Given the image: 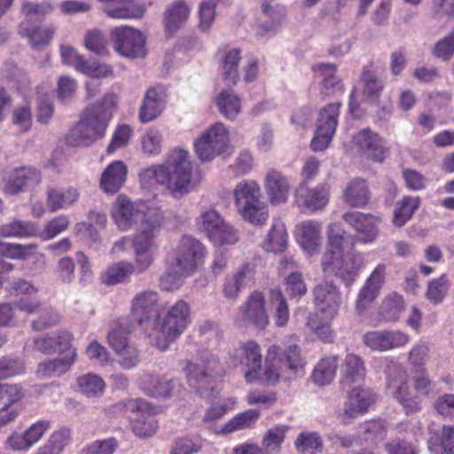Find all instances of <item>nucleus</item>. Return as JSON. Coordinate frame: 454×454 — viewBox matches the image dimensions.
<instances>
[{
    "mask_svg": "<svg viewBox=\"0 0 454 454\" xmlns=\"http://www.w3.org/2000/svg\"><path fill=\"white\" fill-rule=\"evenodd\" d=\"M340 103H330L323 107L316 123V130L311 140L313 151H323L326 149L335 134L338 126Z\"/></svg>",
    "mask_w": 454,
    "mask_h": 454,
    "instance_id": "nucleus-12",
    "label": "nucleus"
},
{
    "mask_svg": "<svg viewBox=\"0 0 454 454\" xmlns=\"http://www.w3.org/2000/svg\"><path fill=\"white\" fill-rule=\"evenodd\" d=\"M161 305L157 292L146 290L137 293L131 300L129 321L130 329L138 327L145 337L151 342Z\"/></svg>",
    "mask_w": 454,
    "mask_h": 454,
    "instance_id": "nucleus-6",
    "label": "nucleus"
},
{
    "mask_svg": "<svg viewBox=\"0 0 454 454\" xmlns=\"http://www.w3.org/2000/svg\"><path fill=\"white\" fill-rule=\"evenodd\" d=\"M41 182L40 172L33 167H22L10 173L4 182V190L9 194H17L32 188Z\"/></svg>",
    "mask_w": 454,
    "mask_h": 454,
    "instance_id": "nucleus-27",
    "label": "nucleus"
},
{
    "mask_svg": "<svg viewBox=\"0 0 454 454\" xmlns=\"http://www.w3.org/2000/svg\"><path fill=\"white\" fill-rule=\"evenodd\" d=\"M216 105L221 114L229 120H234L241 109L239 98L226 90H222L216 98Z\"/></svg>",
    "mask_w": 454,
    "mask_h": 454,
    "instance_id": "nucleus-51",
    "label": "nucleus"
},
{
    "mask_svg": "<svg viewBox=\"0 0 454 454\" xmlns=\"http://www.w3.org/2000/svg\"><path fill=\"white\" fill-rule=\"evenodd\" d=\"M299 453L317 454L323 450V442L316 432H301L294 442Z\"/></svg>",
    "mask_w": 454,
    "mask_h": 454,
    "instance_id": "nucleus-53",
    "label": "nucleus"
},
{
    "mask_svg": "<svg viewBox=\"0 0 454 454\" xmlns=\"http://www.w3.org/2000/svg\"><path fill=\"white\" fill-rule=\"evenodd\" d=\"M127 173V167L122 161L116 160L112 162L101 175L100 188L106 193H116L124 184Z\"/></svg>",
    "mask_w": 454,
    "mask_h": 454,
    "instance_id": "nucleus-34",
    "label": "nucleus"
},
{
    "mask_svg": "<svg viewBox=\"0 0 454 454\" xmlns=\"http://www.w3.org/2000/svg\"><path fill=\"white\" fill-rule=\"evenodd\" d=\"M352 145L361 157L374 162H383L387 154L383 138L371 129L356 132L352 137Z\"/></svg>",
    "mask_w": 454,
    "mask_h": 454,
    "instance_id": "nucleus-15",
    "label": "nucleus"
},
{
    "mask_svg": "<svg viewBox=\"0 0 454 454\" xmlns=\"http://www.w3.org/2000/svg\"><path fill=\"white\" fill-rule=\"evenodd\" d=\"M385 372L387 389L407 415L421 410L420 396L429 397L434 393L436 384L425 370L416 372L413 376L416 395L411 392L406 372L398 363L391 361Z\"/></svg>",
    "mask_w": 454,
    "mask_h": 454,
    "instance_id": "nucleus-2",
    "label": "nucleus"
},
{
    "mask_svg": "<svg viewBox=\"0 0 454 454\" xmlns=\"http://www.w3.org/2000/svg\"><path fill=\"white\" fill-rule=\"evenodd\" d=\"M331 321L332 320H326L325 315H320L319 313L315 312L308 317L306 326L322 341L329 342L333 338V333L330 328Z\"/></svg>",
    "mask_w": 454,
    "mask_h": 454,
    "instance_id": "nucleus-56",
    "label": "nucleus"
},
{
    "mask_svg": "<svg viewBox=\"0 0 454 454\" xmlns=\"http://www.w3.org/2000/svg\"><path fill=\"white\" fill-rule=\"evenodd\" d=\"M268 361H278L280 365L286 366L293 373H303L306 364L301 356V349L297 344H290L286 348L271 345L268 349Z\"/></svg>",
    "mask_w": 454,
    "mask_h": 454,
    "instance_id": "nucleus-24",
    "label": "nucleus"
},
{
    "mask_svg": "<svg viewBox=\"0 0 454 454\" xmlns=\"http://www.w3.org/2000/svg\"><path fill=\"white\" fill-rule=\"evenodd\" d=\"M359 433L369 446H376L379 442L386 437V422L380 419L366 421L360 425Z\"/></svg>",
    "mask_w": 454,
    "mask_h": 454,
    "instance_id": "nucleus-46",
    "label": "nucleus"
},
{
    "mask_svg": "<svg viewBox=\"0 0 454 454\" xmlns=\"http://www.w3.org/2000/svg\"><path fill=\"white\" fill-rule=\"evenodd\" d=\"M317 312L325 315L326 320H333L340 305V294L333 282L317 285L314 289Z\"/></svg>",
    "mask_w": 454,
    "mask_h": 454,
    "instance_id": "nucleus-22",
    "label": "nucleus"
},
{
    "mask_svg": "<svg viewBox=\"0 0 454 454\" xmlns=\"http://www.w3.org/2000/svg\"><path fill=\"white\" fill-rule=\"evenodd\" d=\"M239 213L248 223L262 225L269 217L267 205L261 200V189L254 180L238 183L233 191Z\"/></svg>",
    "mask_w": 454,
    "mask_h": 454,
    "instance_id": "nucleus-7",
    "label": "nucleus"
},
{
    "mask_svg": "<svg viewBox=\"0 0 454 454\" xmlns=\"http://www.w3.org/2000/svg\"><path fill=\"white\" fill-rule=\"evenodd\" d=\"M233 363L241 366L244 377L248 383L258 380L262 373V356L259 344L254 340L242 343L231 356Z\"/></svg>",
    "mask_w": 454,
    "mask_h": 454,
    "instance_id": "nucleus-16",
    "label": "nucleus"
},
{
    "mask_svg": "<svg viewBox=\"0 0 454 454\" xmlns=\"http://www.w3.org/2000/svg\"><path fill=\"white\" fill-rule=\"evenodd\" d=\"M262 10L263 14L270 20V22L267 21L262 22L260 24L261 33L267 34H275L277 31V27L280 24L283 17L282 7L271 6L269 3H262Z\"/></svg>",
    "mask_w": 454,
    "mask_h": 454,
    "instance_id": "nucleus-61",
    "label": "nucleus"
},
{
    "mask_svg": "<svg viewBox=\"0 0 454 454\" xmlns=\"http://www.w3.org/2000/svg\"><path fill=\"white\" fill-rule=\"evenodd\" d=\"M216 367L215 360L208 362L207 364L187 362L184 371L190 386L201 395L212 390L215 387L214 373Z\"/></svg>",
    "mask_w": 454,
    "mask_h": 454,
    "instance_id": "nucleus-20",
    "label": "nucleus"
},
{
    "mask_svg": "<svg viewBox=\"0 0 454 454\" xmlns=\"http://www.w3.org/2000/svg\"><path fill=\"white\" fill-rule=\"evenodd\" d=\"M124 407L126 413L130 412L129 418L135 434L146 437L156 432L158 422L155 418V409L145 401L131 399L126 402Z\"/></svg>",
    "mask_w": 454,
    "mask_h": 454,
    "instance_id": "nucleus-11",
    "label": "nucleus"
},
{
    "mask_svg": "<svg viewBox=\"0 0 454 454\" xmlns=\"http://www.w3.org/2000/svg\"><path fill=\"white\" fill-rule=\"evenodd\" d=\"M403 309V297L397 294H391L383 301L380 313L386 321L395 322L398 320Z\"/></svg>",
    "mask_w": 454,
    "mask_h": 454,
    "instance_id": "nucleus-59",
    "label": "nucleus"
},
{
    "mask_svg": "<svg viewBox=\"0 0 454 454\" xmlns=\"http://www.w3.org/2000/svg\"><path fill=\"white\" fill-rule=\"evenodd\" d=\"M343 221L350 226L356 233V236L348 235L345 231V243L349 239L351 247L356 243L372 244L379 235L380 218L359 211H348L343 214Z\"/></svg>",
    "mask_w": 454,
    "mask_h": 454,
    "instance_id": "nucleus-9",
    "label": "nucleus"
},
{
    "mask_svg": "<svg viewBox=\"0 0 454 454\" xmlns=\"http://www.w3.org/2000/svg\"><path fill=\"white\" fill-rule=\"evenodd\" d=\"M287 247V232L282 220L274 219L270 230L262 242L266 252L274 254L283 252Z\"/></svg>",
    "mask_w": 454,
    "mask_h": 454,
    "instance_id": "nucleus-39",
    "label": "nucleus"
},
{
    "mask_svg": "<svg viewBox=\"0 0 454 454\" xmlns=\"http://www.w3.org/2000/svg\"><path fill=\"white\" fill-rule=\"evenodd\" d=\"M240 51L231 49L228 51L223 59V78L228 84H236L239 80V64Z\"/></svg>",
    "mask_w": 454,
    "mask_h": 454,
    "instance_id": "nucleus-54",
    "label": "nucleus"
},
{
    "mask_svg": "<svg viewBox=\"0 0 454 454\" xmlns=\"http://www.w3.org/2000/svg\"><path fill=\"white\" fill-rule=\"evenodd\" d=\"M432 52L434 57L443 61L450 59L454 54V28L435 43Z\"/></svg>",
    "mask_w": 454,
    "mask_h": 454,
    "instance_id": "nucleus-64",
    "label": "nucleus"
},
{
    "mask_svg": "<svg viewBox=\"0 0 454 454\" xmlns=\"http://www.w3.org/2000/svg\"><path fill=\"white\" fill-rule=\"evenodd\" d=\"M239 320L262 330L269 324V317L265 309V299L261 292H253L246 302L239 308Z\"/></svg>",
    "mask_w": 454,
    "mask_h": 454,
    "instance_id": "nucleus-18",
    "label": "nucleus"
},
{
    "mask_svg": "<svg viewBox=\"0 0 454 454\" xmlns=\"http://www.w3.org/2000/svg\"><path fill=\"white\" fill-rule=\"evenodd\" d=\"M295 203L301 209L310 212L324 208L329 200V191L327 184H318L314 188H309L301 184L295 191Z\"/></svg>",
    "mask_w": 454,
    "mask_h": 454,
    "instance_id": "nucleus-23",
    "label": "nucleus"
},
{
    "mask_svg": "<svg viewBox=\"0 0 454 454\" xmlns=\"http://www.w3.org/2000/svg\"><path fill=\"white\" fill-rule=\"evenodd\" d=\"M19 32L22 36L29 39L34 49L39 50L52 39L55 28L52 26L41 27H32L27 21H23L19 27Z\"/></svg>",
    "mask_w": 454,
    "mask_h": 454,
    "instance_id": "nucleus-40",
    "label": "nucleus"
},
{
    "mask_svg": "<svg viewBox=\"0 0 454 454\" xmlns=\"http://www.w3.org/2000/svg\"><path fill=\"white\" fill-rule=\"evenodd\" d=\"M71 430L61 427L54 430L43 445L34 454H63L67 446L71 442Z\"/></svg>",
    "mask_w": 454,
    "mask_h": 454,
    "instance_id": "nucleus-38",
    "label": "nucleus"
},
{
    "mask_svg": "<svg viewBox=\"0 0 454 454\" xmlns=\"http://www.w3.org/2000/svg\"><path fill=\"white\" fill-rule=\"evenodd\" d=\"M146 209L143 202H132L125 196H119L112 207V217L116 226L121 231H128L138 221L143 220L150 211L156 209Z\"/></svg>",
    "mask_w": 454,
    "mask_h": 454,
    "instance_id": "nucleus-14",
    "label": "nucleus"
},
{
    "mask_svg": "<svg viewBox=\"0 0 454 454\" xmlns=\"http://www.w3.org/2000/svg\"><path fill=\"white\" fill-rule=\"evenodd\" d=\"M78 391L87 397H98L103 395L106 383L94 373H87L77 378Z\"/></svg>",
    "mask_w": 454,
    "mask_h": 454,
    "instance_id": "nucleus-49",
    "label": "nucleus"
},
{
    "mask_svg": "<svg viewBox=\"0 0 454 454\" xmlns=\"http://www.w3.org/2000/svg\"><path fill=\"white\" fill-rule=\"evenodd\" d=\"M191 273V271L183 270L176 262L172 261L160 278V286L168 292L176 290L182 286L184 278Z\"/></svg>",
    "mask_w": 454,
    "mask_h": 454,
    "instance_id": "nucleus-48",
    "label": "nucleus"
},
{
    "mask_svg": "<svg viewBox=\"0 0 454 454\" xmlns=\"http://www.w3.org/2000/svg\"><path fill=\"white\" fill-rule=\"evenodd\" d=\"M35 244H19L0 241V254L12 260L25 261L34 259L35 262H44V255L36 251Z\"/></svg>",
    "mask_w": 454,
    "mask_h": 454,
    "instance_id": "nucleus-36",
    "label": "nucleus"
},
{
    "mask_svg": "<svg viewBox=\"0 0 454 454\" xmlns=\"http://www.w3.org/2000/svg\"><path fill=\"white\" fill-rule=\"evenodd\" d=\"M420 205L419 197L404 196L397 202L394 214V223L396 226L404 225Z\"/></svg>",
    "mask_w": 454,
    "mask_h": 454,
    "instance_id": "nucleus-50",
    "label": "nucleus"
},
{
    "mask_svg": "<svg viewBox=\"0 0 454 454\" xmlns=\"http://www.w3.org/2000/svg\"><path fill=\"white\" fill-rule=\"evenodd\" d=\"M228 142L229 134L226 128L217 122L194 141L195 153L200 160L210 161L226 150Z\"/></svg>",
    "mask_w": 454,
    "mask_h": 454,
    "instance_id": "nucleus-10",
    "label": "nucleus"
},
{
    "mask_svg": "<svg viewBox=\"0 0 454 454\" xmlns=\"http://www.w3.org/2000/svg\"><path fill=\"white\" fill-rule=\"evenodd\" d=\"M141 384L144 391L154 397L179 395L184 390L179 380L154 374H145L142 379Z\"/></svg>",
    "mask_w": 454,
    "mask_h": 454,
    "instance_id": "nucleus-25",
    "label": "nucleus"
},
{
    "mask_svg": "<svg viewBox=\"0 0 454 454\" xmlns=\"http://www.w3.org/2000/svg\"><path fill=\"white\" fill-rule=\"evenodd\" d=\"M75 357L76 351L73 349L70 355L45 360L38 364L36 373L43 379L60 376L71 368Z\"/></svg>",
    "mask_w": 454,
    "mask_h": 454,
    "instance_id": "nucleus-37",
    "label": "nucleus"
},
{
    "mask_svg": "<svg viewBox=\"0 0 454 454\" xmlns=\"http://www.w3.org/2000/svg\"><path fill=\"white\" fill-rule=\"evenodd\" d=\"M23 387L20 384H0V404L12 406L23 399Z\"/></svg>",
    "mask_w": 454,
    "mask_h": 454,
    "instance_id": "nucleus-62",
    "label": "nucleus"
},
{
    "mask_svg": "<svg viewBox=\"0 0 454 454\" xmlns=\"http://www.w3.org/2000/svg\"><path fill=\"white\" fill-rule=\"evenodd\" d=\"M16 306L20 310L27 314L41 313L39 318L32 323V327L35 331H42L47 327H51L56 325L60 318L59 315L51 309H42L41 302L34 298H22L17 302Z\"/></svg>",
    "mask_w": 454,
    "mask_h": 454,
    "instance_id": "nucleus-29",
    "label": "nucleus"
},
{
    "mask_svg": "<svg viewBox=\"0 0 454 454\" xmlns=\"http://www.w3.org/2000/svg\"><path fill=\"white\" fill-rule=\"evenodd\" d=\"M322 223L306 220L296 225V238L301 247L311 254L317 251L321 241Z\"/></svg>",
    "mask_w": 454,
    "mask_h": 454,
    "instance_id": "nucleus-31",
    "label": "nucleus"
},
{
    "mask_svg": "<svg viewBox=\"0 0 454 454\" xmlns=\"http://www.w3.org/2000/svg\"><path fill=\"white\" fill-rule=\"evenodd\" d=\"M343 198L352 207H364L370 199L365 181L361 178L351 180L343 191Z\"/></svg>",
    "mask_w": 454,
    "mask_h": 454,
    "instance_id": "nucleus-41",
    "label": "nucleus"
},
{
    "mask_svg": "<svg viewBox=\"0 0 454 454\" xmlns=\"http://www.w3.org/2000/svg\"><path fill=\"white\" fill-rule=\"evenodd\" d=\"M115 97L106 94L102 101L87 107L77 124L70 129L67 141L72 146H87L102 138L112 119Z\"/></svg>",
    "mask_w": 454,
    "mask_h": 454,
    "instance_id": "nucleus-3",
    "label": "nucleus"
},
{
    "mask_svg": "<svg viewBox=\"0 0 454 454\" xmlns=\"http://www.w3.org/2000/svg\"><path fill=\"white\" fill-rule=\"evenodd\" d=\"M192 323L191 307L184 300L161 308L150 344L160 351H166Z\"/></svg>",
    "mask_w": 454,
    "mask_h": 454,
    "instance_id": "nucleus-5",
    "label": "nucleus"
},
{
    "mask_svg": "<svg viewBox=\"0 0 454 454\" xmlns=\"http://www.w3.org/2000/svg\"><path fill=\"white\" fill-rule=\"evenodd\" d=\"M190 11L189 5L184 0H176L167 7L163 22L168 38L173 36L186 22Z\"/></svg>",
    "mask_w": 454,
    "mask_h": 454,
    "instance_id": "nucleus-32",
    "label": "nucleus"
},
{
    "mask_svg": "<svg viewBox=\"0 0 454 454\" xmlns=\"http://www.w3.org/2000/svg\"><path fill=\"white\" fill-rule=\"evenodd\" d=\"M36 233V227L31 222L14 220L0 225V235L5 238H30Z\"/></svg>",
    "mask_w": 454,
    "mask_h": 454,
    "instance_id": "nucleus-47",
    "label": "nucleus"
},
{
    "mask_svg": "<svg viewBox=\"0 0 454 454\" xmlns=\"http://www.w3.org/2000/svg\"><path fill=\"white\" fill-rule=\"evenodd\" d=\"M265 189L272 204L285 203L289 195L290 184L287 178L279 171L270 169L265 176Z\"/></svg>",
    "mask_w": 454,
    "mask_h": 454,
    "instance_id": "nucleus-33",
    "label": "nucleus"
},
{
    "mask_svg": "<svg viewBox=\"0 0 454 454\" xmlns=\"http://www.w3.org/2000/svg\"><path fill=\"white\" fill-rule=\"evenodd\" d=\"M197 225L217 246L234 245L239 239L238 231L212 207H202Z\"/></svg>",
    "mask_w": 454,
    "mask_h": 454,
    "instance_id": "nucleus-8",
    "label": "nucleus"
},
{
    "mask_svg": "<svg viewBox=\"0 0 454 454\" xmlns=\"http://www.w3.org/2000/svg\"><path fill=\"white\" fill-rule=\"evenodd\" d=\"M373 401L374 397L371 390L354 387L348 394L342 409L343 422L349 423L351 419L364 414Z\"/></svg>",
    "mask_w": 454,
    "mask_h": 454,
    "instance_id": "nucleus-26",
    "label": "nucleus"
},
{
    "mask_svg": "<svg viewBox=\"0 0 454 454\" xmlns=\"http://www.w3.org/2000/svg\"><path fill=\"white\" fill-rule=\"evenodd\" d=\"M161 186L175 199H181L191 192L196 181L188 151L173 149L161 163Z\"/></svg>",
    "mask_w": 454,
    "mask_h": 454,
    "instance_id": "nucleus-4",
    "label": "nucleus"
},
{
    "mask_svg": "<svg viewBox=\"0 0 454 454\" xmlns=\"http://www.w3.org/2000/svg\"><path fill=\"white\" fill-rule=\"evenodd\" d=\"M253 276V268L249 264H245L228 274L223 284L224 297L227 299H236Z\"/></svg>",
    "mask_w": 454,
    "mask_h": 454,
    "instance_id": "nucleus-35",
    "label": "nucleus"
},
{
    "mask_svg": "<svg viewBox=\"0 0 454 454\" xmlns=\"http://www.w3.org/2000/svg\"><path fill=\"white\" fill-rule=\"evenodd\" d=\"M78 198L77 190L72 187L67 189L49 188L47 190V206L52 212L69 207L77 201Z\"/></svg>",
    "mask_w": 454,
    "mask_h": 454,
    "instance_id": "nucleus-42",
    "label": "nucleus"
},
{
    "mask_svg": "<svg viewBox=\"0 0 454 454\" xmlns=\"http://www.w3.org/2000/svg\"><path fill=\"white\" fill-rule=\"evenodd\" d=\"M386 275L387 265L385 263H379L366 278L364 285L357 294L356 301V308L359 313L367 309L378 297L385 284Z\"/></svg>",
    "mask_w": 454,
    "mask_h": 454,
    "instance_id": "nucleus-19",
    "label": "nucleus"
},
{
    "mask_svg": "<svg viewBox=\"0 0 454 454\" xmlns=\"http://www.w3.org/2000/svg\"><path fill=\"white\" fill-rule=\"evenodd\" d=\"M114 50L121 56L137 59L146 53L145 35L131 27H114L111 31Z\"/></svg>",
    "mask_w": 454,
    "mask_h": 454,
    "instance_id": "nucleus-13",
    "label": "nucleus"
},
{
    "mask_svg": "<svg viewBox=\"0 0 454 454\" xmlns=\"http://www.w3.org/2000/svg\"><path fill=\"white\" fill-rule=\"evenodd\" d=\"M345 375L342 386L350 387L352 383L359 382L365 377V367L361 356L355 354H348L344 361Z\"/></svg>",
    "mask_w": 454,
    "mask_h": 454,
    "instance_id": "nucleus-45",
    "label": "nucleus"
},
{
    "mask_svg": "<svg viewBox=\"0 0 454 454\" xmlns=\"http://www.w3.org/2000/svg\"><path fill=\"white\" fill-rule=\"evenodd\" d=\"M287 430L288 427L278 425L267 431L262 440V446L267 453L277 454L279 452Z\"/></svg>",
    "mask_w": 454,
    "mask_h": 454,
    "instance_id": "nucleus-57",
    "label": "nucleus"
},
{
    "mask_svg": "<svg viewBox=\"0 0 454 454\" xmlns=\"http://www.w3.org/2000/svg\"><path fill=\"white\" fill-rule=\"evenodd\" d=\"M339 361L337 356H330L320 359L312 372V380L319 387L330 384L336 374Z\"/></svg>",
    "mask_w": 454,
    "mask_h": 454,
    "instance_id": "nucleus-43",
    "label": "nucleus"
},
{
    "mask_svg": "<svg viewBox=\"0 0 454 454\" xmlns=\"http://www.w3.org/2000/svg\"><path fill=\"white\" fill-rule=\"evenodd\" d=\"M270 302L275 307L273 318L278 327H283L289 321V309L286 300L278 288L270 290Z\"/></svg>",
    "mask_w": 454,
    "mask_h": 454,
    "instance_id": "nucleus-55",
    "label": "nucleus"
},
{
    "mask_svg": "<svg viewBox=\"0 0 454 454\" xmlns=\"http://www.w3.org/2000/svg\"><path fill=\"white\" fill-rule=\"evenodd\" d=\"M260 411L256 409H249L240 412L230 419L222 428L223 434L243 430L252 427L258 420Z\"/></svg>",
    "mask_w": 454,
    "mask_h": 454,
    "instance_id": "nucleus-52",
    "label": "nucleus"
},
{
    "mask_svg": "<svg viewBox=\"0 0 454 454\" xmlns=\"http://www.w3.org/2000/svg\"><path fill=\"white\" fill-rule=\"evenodd\" d=\"M21 11L26 17L24 21L30 24L33 20H41L50 13L52 11V5L47 1L42 3L26 2L23 4Z\"/></svg>",
    "mask_w": 454,
    "mask_h": 454,
    "instance_id": "nucleus-63",
    "label": "nucleus"
},
{
    "mask_svg": "<svg viewBox=\"0 0 454 454\" xmlns=\"http://www.w3.org/2000/svg\"><path fill=\"white\" fill-rule=\"evenodd\" d=\"M314 73L322 78L320 93L325 97H334L344 92L341 80L336 75L337 66L330 63H318L312 67Z\"/></svg>",
    "mask_w": 454,
    "mask_h": 454,
    "instance_id": "nucleus-28",
    "label": "nucleus"
},
{
    "mask_svg": "<svg viewBox=\"0 0 454 454\" xmlns=\"http://www.w3.org/2000/svg\"><path fill=\"white\" fill-rule=\"evenodd\" d=\"M162 216L159 211H150L143 220L142 231L131 237L134 252H155V233L161 225Z\"/></svg>",
    "mask_w": 454,
    "mask_h": 454,
    "instance_id": "nucleus-21",
    "label": "nucleus"
},
{
    "mask_svg": "<svg viewBox=\"0 0 454 454\" xmlns=\"http://www.w3.org/2000/svg\"><path fill=\"white\" fill-rule=\"evenodd\" d=\"M345 230L340 223H333L327 228V249L322 256L321 265L324 273L334 276L347 287H350L362 269L365 266L364 254L354 249L343 252Z\"/></svg>",
    "mask_w": 454,
    "mask_h": 454,
    "instance_id": "nucleus-1",
    "label": "nucleus"
},
{
    "mask_svg": "<svg viewBox=\"0 0 454 454\" xmlns=\"http://www.w3.org/2000/svg\"><path fill=\"white\" fill-rule=\"evenodd\" d=\"M362 81L364 82V95L371 101L378 100L384 88L382 80L372 74L367 67H364Z\"/></svg>",
    "mask_w": 454,
    "mask_h": 454,
    "instance_id": "nucleus-58",
    "label": "nucleus"
},
{
    "mask_svg": "<svg viewBox=\"0 0 454 454\" xmlns=\"http://www.w3.org/2000/svg\"><path fill=\"white\" fill-rule=\"evenodd\" d=\"M166 106V93L160 87L149 89L139 109V120L146 123L155 120Z\"/></svg>",
    "mask_w": 454,
    "mask_h": 454,
    "instance_id": "nucleus-30",
    "label": "nucleus"
},
{
    "mask_svg": "<svg viewBox=\"0 0 454 454\" xmlns=\"http://www.w3.org/2000/svg\"><path fill=\"white\" fill-rule=\"evenodd\" d=\"M142 151L148 156L160 154L162 148V134L156 128L148 129L141 137Z\"/></svg>",
    "mask_w": 454,
    "mask_h": 454,
    "instance_id": "nucleus-60",
    "label": "nucleus"
},
{
    "mask_svg": "<svg viewBox=\"0 0 454 454\" xmlns=\"http://www.w3.org/2000/svg\"><path fill=\"white\" fill-rule=\"evenodd\" d=\"M134 272L133 263L121 261L109 265L102 274L101 280L106 286H114L126 282Z\"/></svg>",
    "mask_w": 454,
    "mask_h": 454,
    "instance_id": "nucleus-44",
    "label": "nucleus"
},
{
    "mask_svg": "<svg viewBox=\"0 0 454 454\" xmlns=\"http://www.w3.org/2000/svg\"><path fill=\"white\" fill-rule=\"evenodd\" d=\"M205 254V247L200 240L192 236L184 235L175 250L173 261L183 270L193 272L202 262Z\"/></svg>",
    "mask_w": 454,
    "mask_h": 454,
    "instance_id": "nucleus-17",
    "label": "nucleus"
}]
</instances>
